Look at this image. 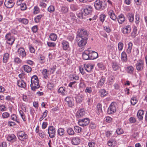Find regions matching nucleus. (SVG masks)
<instances>
[{"label": "nucleus", "instance_id": "nucleus-47", "mask_svg": "<svg viewBox=\"0 0 147 147\" xmlns=\"http://www.w3.org/2000/svg\"><path fill=\"white\" fill-rule=\"evenodd\" d=\"M137 33V29L136 26H134L133 29V31L131 34L132 36L134 37Z\"/></svg>", "mask_w": 147, "mask_h": 147}, {"label": "nucleus", "instance_id": "nucleus-54", "mask_svg": "<svg viewBox=\"0 0 147 147\" xmlns=\"http://www.w3.org/2000/svg\"><path fill=\"white\" fill-rule=\"evenodd\" d=\"M38 30V27L36 25L33 26L32 28V30L34 33L36 32Z\"/></svg>", "mask_w": 147, "mask_h": 147}, {"label": "nucleus", "instance_id": "nucleus-4", "mask_svg": "<svg viewBox=\"0 0 147 147\" xmlns=\"http://www.w3.org/2000/svg\"><path fill=\"white\" fill-rule=\"evenodd\" d=\"M48 133L50 137L51 138L55 137L56 133L55 128L52 126H49L48 129Z\"/></svg>", "mask_w": 147, "mask_h": 147}, {"label": "nucleus", "instance_id": "nucleus-57", "mask_svg": "<svg viewBox=\"0 0 147 147\" xmlns=\"http://www.w3.org/2000/svg\"><path fill=\"white\" fill-rule=\"evenodd\" d=\"M11 118L12 120H13L14 121H16L18 123H19V121H17V117L16 115L14 114L12 115L11 116Z\"/></svg>", "mask_w": 147, "mask_h": 147}, {"label": "nucleus", "instance_id": "nucleus-10", "mask_svg": "<svg viewBox=\"0 0 147 147\" xmlns=\"http://www.w3.org/2000/svg\"><path fill=\"white\" fill-rule=\"evenodd\" d=\"M15 0H5L4 5L6 7L8 8L12 7L15 4Z\"/></svg>", "mask_w": 147, "mask_h": 147}, {"label": "nucleus", "instance_id": "nucleus-7", "mask_svg": "<svg viewBox=\"0 0 147 147\" xmlns=\"http://www.w3.org/2000/svg\"><path fill=\"white\" fill-rule=\"evenodd\" d=\"M5 38L7 39L8 42L7 43L10 45H12L15 41L14 37L11 36V33L10 32L6 34Z\"/></svg>", "mask_w": 147, "mask_h": 147}, {"label": "nucleus", "instance_id": "nucleus-8", "mask_svg": "<svg viewBox=\"0 0 147 147\" xmlns=\"http://www.w3.org/2000/svg\"><path fill=\"white\" fill-rule=\"evenodd\" d=\"M89 122V119L86 118L82 119L79 120L78 123L79 125L84 127L88 125Z\"/></svg>", "mask_w": 147, "mask_h": 147}, {"label": "nucleus", "instance_id": "nucleus-34", "mask_svg": "<svg viewBox=\"0 0 147 147\" xmlns=\"http://www.w3.org/2000/svg\"><path fill=\"white\" fill-rule=\"evenodd\" d=\"M132 46L133 44L131 42H129L128 44V48L127 50L128 54H130L131 53Z\"/></svg>", "mask_w": 147, "mask_h": 147}, {"label": "nucleus", "instance_id": "nucleus-59", "mask_svg": "<svg viewBox=\"0 0 147 147\" xmlns=\"http://www.w3.org/2000/svg\"><path fill=\"white\" fill-rule=\"evenodd\" d=\"M30 51L32 53H34L35 52V50L34 48L31 45H30L29 47Z\"/></svg>", "mask_w": 147, "mask_h": 147}, {"label": "nucleus", "instance_id": "nucleus-61", "mask_svg": "<svg viewBox=\"0 0 147 147\" xmlns=\"http://www.w3.org/2000/svg\"><path fill=\"white\" fill-rule=\"evenodd\" d=\"M19 113L23 121H25L26 119L24 116V113L22 111V110H20Z\"/></svg>", "mask_w": 147, "mask_h": 147}, {"label": "nucleus", "instance_id": "nucleus-44", "mask_svg": "<svg viewBox=\"0 0 147 147\" xmlns=\"http://www.w3.org/2000/svg\"><path fill=\"white\" fill-rule=\"evenodd\" d=\"M42 73L44 78H47L49 75V71L46 69H44L42 71Z\"/></svg>", "mask_w": 147, "mask_h": 147}, {"label": "nucleus", "instance_id": "nucleus-9", "mask_svg": "<svg viewBox=\"0 0 147 147\" xmlns=\"http://www.w3.org/2000/svg\"><path fill=\"white\" fill-rule=\"evenodd\" d=\"M65 104L68 105V107H72L74 105V100L73 98L70 97H67L65 99Z\"/></svg>", "mask_w": 147, "mask_h": 147}, {"label": "nucleus", "instance_id": "nucleus-28", "mask_svg": "<svg viewBox=\"0 0 147 147\" xmlns=\"http://www.w3.org/2000/svg\"><path fill=\"white\" fill-rule=\"evenodd\" d=\"M117 19L118 22L119 24L123 23L125 20L124 16L123 14L120 15Z\"/></svg>", "mask_w": 147, "mask_h": 147}, {"label": "nucleus", "instance_id": "nucleus-31", "mask_svg": "<svg viewBox=\"0 0 147 147\" xmlns=\"http://www.w3.org/2000/svg\"><path fill=\"white\" fill-rule=\"evenodd\" d=\"M127 56L126 53L123 51L121 53V60L122 61L126 62L127 61Z\"/></svg>", "mask_w": 147, "mask_h": 147}, {"label": "nucleus", "instance_id": "nucleus-5", "mask_svg": "<svg viewBox=\"0 0 147 147\" xmlns=\"http://www.w3.org/2000/svg\"><path fill=\"white\" fill-rule=\"evenodd\" d=\"M76 40L77 42L78 45L79 47L84 46L87 43L88 40L82 38L77 37L76 38Z\"/></svg>", "mask_w": 147, "mask_h": 147}, {"label": "nucleus", "instance_id": "nucleus-26", "mask_svg": "<svg viewBox=\"0 0 147 147\" xmlns=\"http://www.w3.org/2000/svg\"><path fill=\"white\" fill-rule=\"evenodd\" d=\"M105 81V78L102 76L97 83V86L99 88H100L104 85Z\"/></svg>", "mask_w": 147, "mask_h": 147}, {"label": "nucleus", "instance_id": "nucleus-29", "mask_svg": "<svg viewBox=\"0 0 147 147\" xmlns=\"http://www.w3.org/2000/svg\"><path fill=\"white\" fill-rule=\"evenodd\" d=\"M17 20L18 21L24 24H27L28 23V20L26 18H19L17 19Z\"/></svg>", "mask_w": 147, "mask_h": 147}, {"label": "nucleus", "instance_id": "nucleus-36", "mask_svg": "<svg viewBox=\"0 0 147 147\" xmlns=\"http://www.w3.org/2000/svg\"><path fill=\"white\" fill-rule=\"evenodd\" d=\"M9 54L7 53H5L4 54L3 59V61L5 63H6L9 59Z\"/></svg>", "mask_w": 147, "mask_h": 147}, {"label": "nucleus", "instance_id": "nucleus-6", "mask_svg": "<svg viewBox=\"0 0 147 147\" xmlns=\"http://www.w3.org/2000/svg\"><path fill=\"white\" fill-rule=\"evenodd\" d=\"M94 5L95 9L97 10L104 9V5H103L102 2L100 0H96L95 2Z\"/></svg>", "mask_w": 147, "mask_h": 147}, {"label": "nucleus", "instance_id": "nucleus-30", "mask_svg": "<svg viewBox=\"0 0 147 147\" xmlns=\"http://www.w3.org/2000/svg\"><path fill=\"white\" fill-rule=\"evenodd\" d=\"M112 68L114 71L117 70L119 68V65L115 62H113L112 63Z\"/></svg>", "mask_w": 147, "mask_h": 147}, {"label": "nucleus", "instance_id": "nucleus-48", "mask_svg": "<svg viewBox=\"0 0 147 147\" xmlns=\"http://www.w3.org/2000/svg\"><path fill=\"white\" fill-rule=\"evenodd\" d=\"M134 70V67L131 66H130L127 67V71L128 73L132 74L133 73Z\"/></svg>", "mask_w": 147, "mask_h": 147}, {"label": "nucleus", "instance_id": "nucleus-25", "mask_svg": "<svg viewBox=\"0 0 147 147\" xmlns=\"http://www.w3.org/2000/svg\"><path fill=\"white\" fill-rule=\"evenodd\" d=\"M80 142V139L78 137H74L71 140V143L74 145H77Z\"/></svg>", "mask_w": 147, "mask_h": 147}, {"label": "nucleus", "instance_id": "nucleus-58", "mask_svg": "<svg viewBox=\"0 0 147 147\" xmlns=\"http://www.w3.org/2000/svg\"><path fill=\"white\" fill-rule=\"evenodd\" d=\"M47 44L49 47H54L56 45V44L55 42H47Z\"/></svg>", "mask_w": 147, "mask_h": 147}, {"label": "nucleus", "instance_id": "nucleus-52", "mask_svg": "<svg viewBox=\"0 0 147 147\" xmlns=\"http://www.w3.org/2000/svg\"><path fill=\"white\" fill-rule=\"evenodd\" d=\"M10 115L7 112H5L2 114V116L3 118H7Z\"/></svg>", "mask_w": 147, "mask_h": 147}, {"label": "nucleus", "instance_id": "nucleus-53", "mask_svg": "<svg viewBox=\"0 0 147 147\" xmlns=\"http://www.w3.org/2000/svg\"><path fill=\"white\" fill-rule=\"evenodd\" d=\"M15 62L17 63H20L21 62L22 60L18 57H16L14 59Z\"/></svg>", "mask_w": 147, "mask_h": 147}, {"label": "nucleus", "instance_id": "nucleus-35", "mask_svg": "<svg viewBox=\"0 0 147 147\" xmlns=\"http://www.w3.org/2000/svg\"><path fill=\"white\" fill-rule=\"evenodd\" d=\"M99 93L100 94V96L102 97L106 96L108 94L107 92L104 89L101 90L99 91Z\"/></svg>", "mask_w": 147, "mask_h": 147}, {"label": "nucleus", "instance_id": "nucleus-12", "mask_svg": "<svg viewBox=\"0 0 147 147\" xmlns=\"http://www.w3.org/2000/svg\"><path fill=\"white\" fill-rule=\"evenodd\" d=\"M144 62L142 60H139L136 64V69L138 71H141L143 69Z\"/></svg>", "mask_w": 147, "mask_h": 147}, {"label": "nucleus", "instance_id": "nucleus-41", "mask_svg": "<svg viewBox=\"0 0 147 147\" xmlns=\"http://www.w3.org/2000/svg\"><path fill=\"white\" fill-rule=\"evenodd\" d=\"M67 133L69 135H72L74 134V132L73 129L71 128H69L67 129Z\"/></svg>", "mask_w": 147, "mask_h": 147}, {"label": "nucleus", "instance_id": "nucleus-50", "mask_svg": "<svg viewBox=\"0 0 147 147\" xmlns=\"http://www.w3.org/2000/svg\"><path fill=\"white\" fill-rule=\"evenodd\" d=\"M117 134L120 135L123 133V131L122 129L121 128H118L116 131Z\"/></svg>", "mask_w": 147, "mask_h": 147}, {"label": "nucleus", "instance_id": "nucleus-15", "mask_svg": "<svg viewBox=\"0 0 147 147\" xmlns=\"http://www.w3.org/2000/svg\"><path fill=\"white\" fill-rule=\"evenodd\" d=\"M85 114V111L84 109H81L76 113V115L78 117H81L84 116Z\"/></svg>", "mask_w": 147, "mask_h": 147}, {"label": "nucleus", "instance_id": "nucleus-24", "mask_svg": "<svg viewBox=\"0 0 147 147\" xmlns=\"http://www.w3.org/2000/svg\"><path fill=\"white\" fill-rule=\"evenodd\" d=\"M96 112L97 114L100 115L102 113L101 105L100 103H98L96 107Z\"/></svg>", "mask_w": 147, "mask_h": 147}, {"label": "nucleus", "instance_id": "nucleus-33", "mask_svg": "<svg viewBox=\"0 0 147 147\" xmlns=\"http://www.w3.org/2000/svg\"><path fill=\"white\" fill-rule=\"evenodd\" d=\"M23 68L24 71L27 73L30 72L32 70L31 67L28 65H24L23 66Z\"/></svg>", "mask_w": 147, "mask_h": 147}, {"label": "nucleus", "instance_id": "nucleus-55", "mask_svg": "<svg viewBox=\"0 0 147 147\" xmlns=\"http://www.w3.org/2000/svg\"><path fill=\"white\" fill-rule=\"evenodd\" d=\"M107 49L109 50H113L114 49V45L112 44L109 45L107 46Z\"/></svg>", "mask_w": 147, "mask_h": 147}, {"label": "nucleus", "instance_id": "nucleus-63", "mask_svg": "<svg viewBox=\"0 0 147 147\" xmlns=\"http://www.w3.org/2000/svg\"><path fill=\"white\" fill-rule=\"evenodd\" d=\"M129 121L131 123H134L136 121V119L135 118L131 117L129 119Z\"/></svg>", "mask_w": 147, "mask_h": 147}, {"label": "nucleus", "instance_id": "nucleus-51", "mask_svg": "<svg viewBox=\"0 0 147 147\" xmlns=\"http://www.w3.org/2000/svg\"><path fill=\"white\" fill-rule=\"evenodd\" d=\"M123 44L121 42H119L118 44V47L119 50L121 51L122 50Z\"/></svg>", "mask_w": 147, "mask_h": 147}, {"label": "nucleus", "instance_id": "nucleus-38", "mask_svg": "<svg viewBox=\"0 0 147 147\" xmlns=\"http://www.w3.org/2000/svg\"><path fill=\"white\" fill-rule=\"evenodd\" d=\"M49 38L51 40L55 41L57 38V35L54 33H51L50 35Z\"/></svg>", "mask_w": 147, "mask_h": 147}, {"label": "nucleus", "instance_id": "nucleus-37", "mask_svg": "<svg viewBox=\"0 0 147 147\" xmlns=\"http://www.w3.org/2000/svg\"><path fill=\"white\" fill-rule=\"evenodd\" d=\"M65 130L64 129L60 128L57 130V134L60 136H62L64 134Z\"/></svg>", "mask_w": 147, "mask_h": 147}, {"label": "nucleus", "instance_id": "nucleus-16", "mask_svg": "<svg viewBox=\"0 0 147 147\" xmlns=\"http://www.w3.org/2000/svg\"><path fill=\"white\" fill-rule=\"evenodd\" d=\"M131 27L129 25L125 26L122 30V32L124 34H126L130 33L131 31Z\"/></svg>", "mask_w": 147, "mask_h": 147}, {"label": "nucleus", "instance_id": "nucleus-11", "mask_svg": "<svg viewBox=\"0 0 147 147\" xmlns=\"http://www.w3.org/2000/svg\"><path fill=\"white\" fill-rule=\"evenodd\" d=\"M18 138L20 140L24 141L28 138V136L22 131H20L18 133Z\"/></svg>", "mask_w": 147, "mask_h": 147}, {"label": "nucleus", "instance_id": "nucleus-49", "mask_svg": "<svg viewBox=\"0 0 147 147\" xmlns=\"http://www.w3.org/2000/svg\"><path fill=\"white\" fill-rule=\"evenodd\" d=\"M74 129L76 132L79 133L81 132L82 130V128L78 126H76L74 127Z\"/></svg>", "mask_w": 147, "mask_h": 147}, {"label": "nucleus", "instance_id": "nucleus-17", "mask_svg": "<svg viewBox=\"0 0 147 147\" xmlns=\"http://www.w3.org/2000/svg\"><path fill=\"white\" fill-rule=\"evenodd\" d=\"M62 48L64 50H67L69 47V42L65 40L62 41Z\"/></svg>", "mask_w": 147, "mask_h": 147}, {"label": "nucleus", "instance_id": "nucleus-2", "mask_svg": "<svg viewBox=\"0 0 147 147\" xmlns=\"http://www.w3.org/2000/svg\"><path fill=\"white\" fill-rule=\"evenodd\" d=\"M76 37L82 38L87 40H88V38L87 31L84 29H78L76 33Z\"/></svg>", "mask_w": 147, "mask_h": 147}, {"label": "nucleus", "instance_id": "nucleus-46", "mask_svg": "<svg viewBox=\"0 0 147 147\" xmlns=\"http://www.w3.org/2000/svg\"><path fill=\"white\" fill-rule=\"evenodd\" d=\"M65 88L64 87H61L58 90L59 93H60L62 94H64L65 92Z\"/></svg>", "mask_w": 147, "mask_h": 147}, {"label": "nucleus", "instance_id": "nucleus-27", "mask_svg": "<svg viewBox=\"0 0 147 147\" xmlns=\"http://www.w3.org/2000/svg\"><path fill=\"white\" fill-rule=\"evenodd\" d=\"M108 14L109 16L113 20H115L117 19V17L113 11L111 10L108 12Z\"/></svg>", "mask_w": 147, "mask_h": 147}, {"label": "nucleus", "instance_id": "nucleus-64", "mask_svg": "<svg viewBox=\"0 0 147 147\" xmlns=\"http://www.w3.org/2000/svg\"><path fill=\"white\" fill-rule=\"evenodd\" d=\"M7 144L5 142L0 143V147H7Z\"/></svg>", "mask_w": 147, "mask_h": 147}, {"label": "nucleus", "instance_id": "nucleus-43", "mask_svg": "<svg viewBox=\"0 0 147 147\" xmlns=\"http://www.w3.org/2000/svg\"><path fill=\"white\" fill-rule=\"evenodd\" d=\"M42 17V15H38L35 18H34V21L36 23H38L39 22L41 18Z\"/></svg>", "mask_w": 147, "mask_h": 147}, {"label": "nucleus", "instance_id": "nucleus-13", "mask_svg": "<svg viewBox=\"0 0 147 147\" xmlns=\"http://www.w3.org/2000/svg\"><path fill=\"white\" fill-rule=\"evenodd\" d=\"M89 57L90 59H96L98 57L97 53L94 51H89Z\"/></svg>", "mask_w": 147, "mask_h": 147}, {"label": "nucleus", "instance_id": "nucleus-62", "mask_svg": "<svg viewBox=\"0 0 147 147\" xmlns=\"http://www.w3.org/2000/svg\"><path fill=\"white\" fill-rule=\"evenodd\" d=\"M138 133L137 132H134V134H132L131 136L134 138H136V137L138 136Z\"/></svg>", "mask_w": 147, "mask_h": 147}, {"label": "nucleus", "instance_id": "nucleus-21", "mask_svg": "<svg viewBox=\"0 0 147 147\" xmlns=\"http://www.w3.org/2000/svg\"><path fill=\"white\" fill-rule=\"evenodd\" d=\"M144 114V111L143 110H140L138 111L137 116L139 121L142 120Z\"/></svg>", "mask_w": 147, "mask_h": 147}, {"label": "nucleus", "instance_id": "nucleus-1", "mask_svg": "<svg viewBox=\"0 0 147 147\" xmlns=\"http://www.w3.org/2000/svg\"><path fill=\"white\" fill-rule=\"evenodd\" d=\"M30 87L32 90L35 91L40 87L38 79L37 76L34 75L32 77Z\"/></svg>", "mask_w": 147, "mask_h": 147}, {"label": "nucleus", "instance_id": "nucleus-39", "mask_svg": "<svg viewBox=\"0 0 147 147\" xmlns=\"http://www.w3.org/2000/svg\"><path fill=\"white\" fill-rule=\"evenodd\" d=\"M130 102L132 105H134L137 103L138 100L136 97H133L131 98Z\"/></svg>", "mask_w": 147, "mask_h": 147}, {"label": "nucleus", "instance_id": "nucleus-23", "mask_svg": "<svg viewBox=\"0 0 147 147\" xmlns=\"http://www.w3.org/2000/svg\"><path fill=\"white\" fill-rule=\"evenodd\" d=\"M84 67L86 71L88 72H90L93 69L94 65H90L89 64H85L84 65Z\"/></svg>", "mask_w": 147, "mask_h": 147}, {"label": "nucleus", "instance_id": "nucleus-20", "mask_svg": "<svg viewBox=\"0 0 147 147\" xmlns=\"http://www.w3.org/2000/svg\"><path fill=\"white\" fill-rule=\"evenodd\" d=\"M7 139L9 141L14 142L16 140V138L13 134H11L8 135Z\"/></svg>", "mask_w": 147, "mask_h": 147}, {"label": "nucleus", "instance_id": "nucleus-45", "mask_svg": "<svg viewBox=\"0 0 147 147\" xmlns=\"http://www.w3.org/2000/svg\"><path fill=\"white\" fill-rule=\"evenodd\" d=\"M47 10L48 11L51 13L53 12L55 10V7L53 5H51L48 7Z\"/></svg>", "mask_w": 147, "mask_h": 147}, {"label": "nucleus", "instance_id": "nucleus-18", "mask_svg": "<svg viewBox=\"0 0 147 147\" xmlns=\"http://www.w3.org/2000/svg\"><path fill=\"white\" fill-rule=\"evenodd\" d=\"M89 54V50L85 51L82 54L83 58L85 60L90 59Z\"/></svg>", "mask_w": 147, "mask_h": 147}, {"label": "nucleus", "instance_id": "nucleus-32", "mask_svg": "<svg viewBox=\"0 0 147 147\" xmlns=\"http://www.w3.org/2000/svg\"><path fill=\"white\" fill-rule=\"evenodd\" d=\"M127 17L129 21L131 22H133L134 20V15L131 13H129L127 14Z\"/></svg>", "mask_w": 147, "mask_h": 147}, {"label": "nucleus", "instance_id": "nucleus-19", "mask_svg": "<svg viewBox=\"0 0 147 147\" xmlns=\"http://www.w3.org/2000/svg\"><path fill=\"white\" fill-rule=\"evenodd\" d=\"M84 15H87L90 14L92 11V7L89 5L87 6L86 7L83 9Z\"/></svg>", "mask_w": 147, "mask_h": 147}, {"label": "nucleus", "instance_id": "nucleus-14", "mask_svg": "<svg viewBox=\"0 0 147 147\" xmlns=\"http://www.w3.org/2000/svg\"><path fill=\"white\" fill-rule=\"evenodd\" d=\"M18 53L20 57L22 58L25 57L26 54L24 49L22 48H19L18 50Z\"/></svg>", "mask_w": 147, "mask_h": 147}, {"label": "nucleus", "instance_id": "nucleus-40", "mask_svg": "<svg viewBox=\"0 0 147 147\" xmlns=\"http://www.w3.org/2000/svg\"><path fill=\"white\" fill-rule=\"evenodd\" d=\"M61 11L63 13H66L68 11V9L66 7L62 6L61 7Z\"/></svg>", "mask_w": 147, "mask_h": 147}, {"label": "nucleus", "instance_id": "nucleus-42", "mask_svg": "<svg viewBox=\"0 0 147 147\" xmlns=\"http://www.w3.org/2000/svg\"><path fill=\"white\" fill-rule=\"evenodd\" d=\"M83 100L82 96L79 95L76 97V101L77 103H80Z\"/></svg>", "mask_w": 147, "mask_h": 147}, {"label": "nucleus", "instance_id": "nucleus-56", "mask_svg": "<svg viewBox=\"0 0 147 147\" xmlns=\"http://www.w3.org/2000/svg\"><path fill=\"white\" fill-rule=\"evenodd\" d=\"M92 90L91 87H87L86 89L85 90V92H88L89 93H90L92 92Z\"/></svg>", "mask_w": 147, "mask_h": 147}, {"label": "nucleus", "instance_id": "nucleus-22", "mask_svg": "<svg viewBox=\"0 0 147 147\" xmlns=\"http://www.w3.org/2000/svg\"><path fill=\"white\" fill-rule=\"evenodd\" d=\"M18 86L21 88H24L26 86V84L24 81L22 80H20L17 81Z\"/></svg>", "mask_w": 147, "mask_h": 147}, {"label": "nucleus", "instance_id": "nucleus-3", "mask_svg": "<svg viewBox=\"0 0 147 147\" xmlns=\"http://www.w3.org/2000/svg\"><path fill=\"white\" fill-rule=\"evenodd\" d=\"M117 104L115 102H112L107 110V113L108 114H112L115 112L116 111Z\"/></svg>", "mask_w": 147, "mask_h": 147}, {"label": "nucleus", "instance_id": "nucleus-60", "mask_svg": "<svg viewBox=\"0 0 147 147\" xmlns=\"http://www.w3.org/2000/svg\"><path fill=\"white\" fill-rule=\"evenodd\" d=\"M21 7L22 8L21 9L23 10H25L27 8L26 5L25 3L22 4L21 5Z\"/></svg>", "mask_w": 147, "mask_h": 147}]
</instances>
